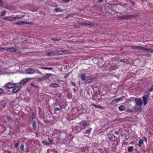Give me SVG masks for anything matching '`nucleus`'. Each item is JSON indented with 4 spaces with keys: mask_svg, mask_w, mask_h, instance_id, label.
<instances>
[{
    "mask_svg": "<svg viewBox=\"0 0 153 153\" xmlns=\"http://www.w3.org/2000/svg\"><path fill=\"white\" fill-rule=\"evenodd\" d=\"M89 125V123L86 121H82L78 124V127L80 128L81 129L83 130L86 127Z\"/></svg>",
    "mask_w": 153,
    "mask_h": 153,
    "instance_id": "nucleus-1",
    "label": "nucleus"
},
{
    "mask_svg": "<svg viewBox=\"0 0 153 153\" xmlns=\"http://www.w3.org/2000/svg\"><path fill=\"white\" fill-rule=\"evenodd\" d=\"M21 88L19 83L14 84V86L13 87L12 91L14 93H16L21 89Z\"/></svg>",
    "mask_w": 153,
    "mask_h": 153,
    "instance_id": "nucleus-2",
    "label": "nucleus"
},
{
    "mask_svg": "<svg viewBox=\"0 0 153 153\" xmlns=\"http://www.w3.org/2000/svg\"><path fill=\"white\" fill-rule=\"evenodd\" d=\"M26 71L27 74H32L34 73L41 74V72L37 70H34L31 68L27 69Z\"/></svg>",
    "mask_w": 153,
    "mask_h": 153,
    "instance_id": "nucleus-3",
    "label": "nucleus"
},
{
    "mask_svg": "<svg viewBox=\"0 0 153 153\" xmlns=\"http://www.w3.org/2000/svg\"><path fill=\"white\" fill-rule=\"evenodd\" d=\"M22 17H19L18 16H16V17H12L11 16H9L7 17H5L4 18V19L9 21H12L14 20H16L17 19H22Z\"/></svg>",
    "mask_w": 153,
    "mask_h": 153,
    "instance_id": "nucleus-4",
    "label": "nucleus"
},
{
    "mask_svg": "<svg viewBox=\"0 0 153 153\" xmlns=\"http://www.w3.org/2000/svg\"><path fill=\"white\" fill-rule=\"evenodd\" d=\"M66 52V51H59L58 52H54V51H51L48 53L47 54L49 56H52L53 55L59 54V55L64 54Z\"/></svg>",
    "mask_w": 153,
    "mask_h": 153,
    "instance_id": "nucleus-5",
    "label": "nucleus"
},
{
    "mask_svg": "<svg viewBox=\"0 0 153 153\" xmlns=\"http://www.w3.org/2000/svg\"><path fill=\"white\" fill-rule=\"evenodd\" d=\"M5 50L11 52H14L17 53H18L20 52V51L19 50V49L17 48H5Z\"/></svg>",
    "mask_w": 153,
    "mask_h": 153,
    "instance_id": "nucleus-6",
    "label": "nucleus"
},
{
    "mask_svg": "<svg viewBox=\"0 0 153 153\" xmlns=\"http://www.w3.org/2000/svg\"><path fill=\"white\" fill-rule=\"evenodd\" d=\"M14 86V84L9 82L3 86V87L5 89H10L13 88Z\"/></svg>",
    "mask_w": 153,
    "mask_h": 153,
    "instance_id": "nucleus-7",
    "label": "nucleus"
},
{
    "mask_svg": "<svg viewBox=\"0 0 153 153\" xmlns=\"http://www.w3.org/2000/svg\"><path fill=\"white\" fill-rule=\"evenodd\" d=\"M131 16L130 15H125L122 16H118V18L120 19H126L131 18Z\"/></svg>",
    "mask_w": 153,
    "mask_h": 153,
    "instance_id": "nucleus-8",
    "label": "nucleus"
},
{
    "mask_svg": "<svg viewBox=\"0 0 153 153\" xmlns=\"http://www.w3.org/2000/svg\"><path fill=\"white\" fill-rule=\"evenodd\" d=\"M33 78H26L22 79L20 82V84L24 85L29 80L32 79Z\"/></svg>",
    "mask_w": 153,
    "mask_h": 153,
    "instance_id": "nucleus-9",
    "label": "nucleus"
},
{
    "mask_svg": "<svg viewBox=\"0 0 153 153\" xmlns=\"http://www.w3.org/2000/svg\"><path fill=\"white\" fill-rule=\"evenodd\" d=\"M136 104L140 106L142 105L143 102L141 100L140 98H136L135 100Z\"/></svg>",
    "mask_w": 153,
    "mask_h": 153,
    "instance_id": "nucleus-10",
    "label": "nucleus"
},
{
    "mask_svg": "<svg viewBox=\"0 0 153 153\" xmlns=\"http://www.w3.org/2000/svg\"><path fill=\"white\" fill-rule=\"evenodd\" d=\"M149 96L148 95H146L145 96H143V104L144 106L147 103V100L149 98Z\"/></svg>",
    "mask_w": 153,
    "mask_h": 153,
    "instance_id": "nucleus-11",
    "label": "nucleus"
},
{
    "mask_svg": "<svg viewBox=\"0 0 153 153\" xmlns=\"http://www.w3.org/2000/svg\"><path fill=\"white\" fill-rule=\"evenodd\" d=\"M30 23V22H28L25 21H20L16 22L15 24L17 25H20L22 24H29Z\"/></svg>",
    "mask_w": 153,
    "mask_h": 153,
    "instance_id": "nucleus-12",
    "label": "nucleus"
},
{
    "mask_svg": "<svg viewBox=\"0 0 153 153\" xmlns=\"http://www.w3.org/2000/svg\"><path fill=\"white\" fill-rule=\"evenodd\" d=\"M81 130L80 127H78V125L76 127L73 129V131H74L75 133H78L80 132Z\"/></svg>",
    "mask_w": 153,
    "mask_h": 153,
    "instance_id": "nucleus-13",
    "label": "nucleus"
},
{
    "mask_svg": "<svg viewBox=\"0 0 153 153\" xmlns=\"http://www.w3.org/2000/svg\"><path fill=\"white\" fill-rule=\"evenodd\" d=\"M92 130V128H88L87 130L84 133V134H87L88 135H90Z\"/></svg>",
    "mask_w": 153,
    "mask_h": 153,
    "instance_id": "nucleus-14",
    "label": "nucleus"
},
{
    "mask_svg": "<svg viewBox=\"0 0 153 153\" xmlns=\"http://www.w3.org/2000/svg\"><path fill=\"white\" fill-rule=\"evenodd\" d=\"M12 72L10 71L7 69H5L3 72V74H10Z\"/></svg>",
    "mask_w": 153,
    "mask_h": 153,
    "instance_id": "nucleus-15",
    "label": "nucleus"
},
{
    "mask_svg": "<svg viewBox=\"0 0 153 153\" xmlns=\"http://www.w3.org/2000/svg\"><path fill=\"white\" fill-rule=\"evenodd\" d=\"M53 74H51L46 73L45 74V76L44 79H48Z\"/></svg>",
    "mask_w": 153,
    "mask_h": 153,
    "instance_id": "nucleus-16",
    "label": "nucleus"
},
{
    "mask_svg": "<svg viewBox=\"0 0 153 153\" xmlns=\"http://www.w3.org/2000/svg\"><path fill=\"white\" fill-rule=\"evenodd\" d=\"M49 86L52 87L56 88L58 87V86H59V85L56 83H53L50 84Z\"/></svg>",
    "mask_w": 153,
    "mask_h": 153,
    "instance_id": "nucleus-17",
    "label": "nucleus"
},
{
    "mask_svg": "<svg viewBox=\"0 0 153 153\" xmlns=\"http://www.w3.org/2000/svg\"><path fill=\"white\" fill-rule=\"evenodd\" d=\"M94 79V78H91L90 79H87L86 80L85 83L87 84L91 82Z\"/></svg>",
    "mask_w": 153,
    "mask_h": 153,
    "instance_id": "nucleus-18",
    "label": "nucleus"
},
{
    "mask_svg": "<svg viewBox=\"0 0 153 153\" xmlns=\"http://www.w3.org/2000/svg\"><path fill=\"white\" fill-rule=\"evenodd\" d=\"M81 78L82 80H84L86 79V75L84 74H82L81 75Z\"/></svg>",
    "mask_w": 153,
    "mask_h": 153,
    "instance_id": "nucleus-19",
    "label": "nucleus"
},
{
    "mask_svg": "<svg viewBox=\"0 0 153 153\" xmlns=\"http://www.w3.org/2000/svg\"><path fill=\"white\" fill-rule=\"evenodd\" d=\"M125 108V106L124 105H121L119 107V109L120 111L124 110Z\"/></svg>",
    "mask_w": 153,
    "mask_h": 153,
    "instance_id": "nucleus-20",
    "label": "nucleus"
},
{
    "mask_svg": "<svg viewBox=\"0 0 153 153\" xmlns=\"http://www.w3.org/2000/svg\"><path fill=\"white\" fill-rule=\"evenodd\" d=\"M143 143V140L140 139L139 141V144L138 145L140 147Z\"/></svg>",
    "mask_w": 153,
    "mask_h": 153,
    "instance_id": "nucleus-21",
    "label": "nucleus"
},
{
    "mask_svg": "<svg viewBox=\"0 0 153 153\" xmlns=\"http://www.w3.org/2000/svg\"><path fill=\"white\" fill-rule=\"evenodd\" d=\"M135 49H140V50H144V48L142 47H141L140 46H136L135 47Z\"/></svg>",
    "mask_w": 153,
    "mask_h": 153,
    "instance_id": "nucleus-22",
    "label": "nucleus"
},
{
    "mask_svg": "<svg viewBox=\"0 0 153 153\" xmlns=\"http://www.w3.org/2000/svg\"><path fill=\"white\" fill-rule=\"evenodd\" d=\"M40 68L42 69H45V70L48 69V70H52L53 69V68H52L41 67Z\"/></svg>",
    "mask_w": 153,
    "mask_h": 153,
    "instance_id": "nucleus-23",
    "label": "nucleus"
},
{
    "mask_svg": "<svg viewBox=\"0 0 153 153\" xmlns=\"http://www.w3.org/2000/svg\"><path fill=\"white\" fill-rule=\"evenodd\" d=\"M54 11H55L56 12H62V10L59 8H56L55 9Z\"/></svg>",
    "mask_w": 153,
    "mask_h": 153,
    "instance_id": "nucleus-24",
    "label": "nucleus"
},
{
    "mask_svg": "<svg viewBox=\"0 0 153 153\" xmlns=\"http://www.w3.org/2000/svg\"><path fill=\"white\" fill-rule=\"evenodd\" d=\"M133 149V147L132 146H130L128 148V151L129 152H131L132 151Z\"/></svg>",
    "mask_w": 153,
    "mask_h": 153,
    "instance_id": "nucleus-25",
    "label": "nucleus"
},
{
    "mask_svg": "<svg viewBox=\"0 0 153 153\" xmlns=\"http://www.w3.org/2000/svg\"><path fill=\"white\" fill-rule=\"evenodd\" d=\"M118 101H119V100H118V99L117 98V99H116L115 100H113L112 101V102L113 103H117L118 102Z\"/></svg>",
    "mask_w": 153,
    "mask_h": 153,
    "instance_id": "nucleus-26",
    "label": "nucleus"
},
{
    "mask_svg": "<svg viewBox=\"0 0 153 153\" xmlns=\"http://www.w3.org/2000/svg\"><path fill=\"white\" fill-rule=\"evenodd\" d=\"M93 106L97 108H103L102 107H101L100 105L98 106L94 104L93 105Z\"/></svg>",
    "mask_w": 153,
    "mask_h": 153,
    "instance_id": "nucleus-27",
    "label": "nucleus"
},
{
    "mask_svg": "<svg viewBox=\"0 0 153 153\" xmlns=\"http://www.w3.org/2000/svg\"><path fill=\"white\" fill-rule=\"evenodd\" d=\"M141 108H142L141 106H140L139 108H137V107H136L135 110L136 111H139L141 110Z\"/></svg>",
    "mask_w": 153,
    "mask_h": 153,
    "instance_id": "nucleus-28",
    "label": "nucleus"
},
{
    "mask_svg": "<svg viewBox=\"0 0 153 153\" xmlns=\"http://www.w3.org/2000/svg\"><path fill=\"white\" fill-rule=\"evenodd\" d=\"M20 149L21 150L23 151L24 149V147L23 145H21L20 146Z\"/></svg>",
    "mask_w": 153,
    "mask_h": 153,
    "instance_id": "nucleus-29",
    "label": "nucleus"
},
{
    "mask_svg": "<svg viewBox=\"0 0 153 153\" xmlns=\"http://www.w3.org/2000/svg\"><path fill=\"white\" fill-rule=\"evenodd\" d=\"M124 96H122L118 98V99L119 100V101H120L122 100L124 98Z\"/></svg>",
    "mask_w": 153,
    "mask_h": 153,
    "instance_id": "nucleus-30",
    "label": "nucleus"
},
{
    "mask_svg": "<svg viewBox=\"0 0 153 153\" xmlns=\"http://www.w3.org/2000/svg\"><path fill=\"white\" fill-rule=\"evenodd\" d=\"M35 117V115L34 114H32L30 116V118L32 119H34Z\"/></svg>",
    "mask_w": 153,
    "mask_h": 153,
    "instance_id": "nucleus-31",
    "label": "nucleus"
},
{
    "mask_svg": "<svg viewBox=\"0 0 153 153\" xmlns=\"http://www.w3.org/2000/svg\"><path fill=\"white\" fill-rule=\"evenodd\" d=\"M36 126V124L35 122H34L33 123V127L34 128H35Z\"/></svg>",
    "mask_w": 153,
    "mask_h": 153,
    "instance_id": "nucleus-32",
    "label": "nucleus"
},
{
    "mask_svg": "<svg viewBox=\"0 0 153 153\" xmlns=\"http://www.w3.org/2000/svg\"><path fill=\"white\" fill-rule=\"evenodd\" d=\"M153 90V85H152V87L149 89V92L152 91Z\"/></svg>",
    "mask_w": 153,
    "mask_h": 153,
    "instance_id": "nucleus-33",
    "label": "nucleus"
},
{
    "mask_svg": "<svg viewBox=\"0 0 153 153\" xmlns=\"http://www.w3.org/2000/svg\"><path fill=\"white\" fill-rule=\"evenodd\" d=\"M5 50V48H0V51H4Z\"/></svg>",
    "mask_w": 153,
    "mask_h": 153,
    "instance_id": "nucleus-34",
    "label": "nucleus"
},
{
    "mask_svg": "<svg viewBox=\"0 0 153 153\" xmlns=\"http://www.w3.org/2000/svg\"><path fill=\"white\" fill-rule=\"evenodd\" d=\"M5 14V12L4 11H3L2 12L1 14V16H4V14Z\"/></svg>",
    "mask_w": 153,
    "mask_h": 153,
    "instance_id": "nucleus-35",
    "label": "nucleus"
},
{
    "mask_svg": "<svg viewBox=\"0 0 153 153\" xmlns=\"http://www.w3.org/2000/svg\"><path fill=\"white\" fill-rule=\"evenodd\" d=\"M4 92V90L2 88H0V94H1Z\"/></svg>",
    "mask_w": 153,
    "mask_h": 153,
    "instance_id": "nucleus-36",
    "label": "nucleus"
},
{
    "mask_svg": "<svg viewBox=\"0 0 153 153\" xmlns=\"http://www.w3.org/2000/svg\"><path fill=\"white\" fill-rule=\"evenodd\" d=\"M115 137V136L114 135H113L112 137H110V140H111L112 139H113V138H114Z\"/></svg>",
    "mask_w": 153,
    "mask_h": 153,
    "instance_id": "nucleus-37",
    "label": "nucleus"
},
{
    "mask_svg": "<svg viewBox=\"0 0 153 153\" xmlns=\"http://www.w3.org/2000/svg\"><path fill=\"white\" fill-rule=\"evenodd\" d=\"M124 61V59H121L120 60V62H123Z\"/></svg>",
    "mask_w": 153,
    "mask_h": 153,
    "instance_id": "nucleus-38",
    "label": "nucleus"
},
{
    "mask_svg": "<svg viewBox=\"0 0 153 153\" xmlns=\"http://www.w3.org/2000/svg\"><path fill=\"white\" fill-rule=\"evenodd\" d=\"M59 108H56L55 109V111H57L59 110Z\"/></svg>",
    "mask_w": 153,
    "mask_h": 153,
    "instance_id": "nucleus-39",
    "label": "nucleus"
},
{
    "mask_svg": "<svg viewBox=\"0 0 153 153\" xmlns=\"http://www.w3.org/2000/svg\"><path fill=\"white\" fill-rule=\"evenodd\" d=\"M18 145H19V143H16L15 145V147L16 148L18 146Z\"/></svg>",
    "mask_w": 153,
    "mask_h": 153,
    "instance_id": "nucleus-40",
    "label": "nucleus"
},
{
    "mask_svg": "<svg viewBox=\"0 0 153 153\" xmlns=\"http://www.w3.org/2000/svg\"><path fill=\"white\" fill-rule=\"evenodd\" d=\"M93 25H94V24L92 23H89V25L92 26Z\"/></svg>",
    "mask_w": 153,
    "mask_h": 153,
    "instance_id": "nucleus-41",
    "label": "nucleus"
},
{
    "mask_svg": "<svg viewBox=\"0 0 153 153\" xmlns=\"http://www.w3.org/2000/svg\"><path fill=\"white\" fill-rule=\"evenodd\" d=\"M114 134H119V132L117 131H115L114 132Z\"/></svg>",
    "mask_w": 153,
    "mask_h": 153,
    "instance_id": "nucleus-42",
    "label": "nucleus"
},
{
    "mask_svg": "<svg viewBox=\"0 0 153 153\" xmlns=\"http://www.w3.org/2000/svg\"><path fill=\"white\" fill-rule=\"evenodd\" d=\"M2 1L1 0H0V6H2Z\"/></svg>",
    "mask_w": 153,
    "mask_h": 153,
    "instance_id": "nucleus-43",
    "label": "nucleus"
},
{
    "mask_svg": "<svg viewBox=\"0 0 153 153\" xmlns=\"http://www.w3.org/2000/svg\"><path fill=\"white\" fill-rule=\"evenodd\" d=\"M104 1V0H98V1L99 2H102Z\"/></svg>",
    "mask_w": 153,
    "mask_h": 153,
    "instance_id": "nucleus-44",
    "label": "nucleus"
},
{
    "mask_svg": "<svg viewBox=\"0 0 153 153\" xmlns=\"http://www.w3.org/2000/svg\"><path fill=\"white\" fill-rule=\"evenodd\" d=\"M85 25L86 26L89 25V23H85Z\"/></svg>",
    "mask_w": 153,
    "mask_h": 153,
    "instance_id": "nucleus-45",
    "label": "nucleus"
},
{
    "mask_svg": "<svg viewBox=\"0 0 153 153\" xmlns=\"http://www.w3.org/2000/svg\"><path fill=\"white\" fill-rule=\"evenodd\" d=\"M71 84L74 86H75L76 85V84L74 82H72L71 83Z\"/></svg>",
    "mask_w": 153,
    "mask_h": 153,
    "instance_id": "nucleus-46",
    "label": "nucleus"
},
{
    "mask_svg": "<svg viewBox=\"0 0 153 153\" xmlns=\"http://www.w3.org/2000/svg\"><path fill=\"white\" fill-rule=\"evenodd\" d=\"M52 141L51 140H49V143H52Z\"/></svg>",
    "mask_w": 153,
    "mask_h": 153,
    "instance_id": "nucleus-47",
    "label": "nucleus"
},
{
    "mask_svg": "<svg viewBox=\"0 0 153 153\" xmlns=\"http://www.w3.org/2000/svg\"><path fill=\"white\" fill-rule=\"evenodd\" d=\"M143 138H144V139L145 140H146V137H144Z\"/></svg>",
    "mask_w": 153,
    "mask_h": 153,
    "instance_id": "nucleus-48",
    "label": "nucleus"
},
{
    "mask_svg": "<svg viewBox=\"0 0 153 153\" xmlns=\"http://www.w3.org/2000/svg\"><path fill=\"white\" fill-rule=\"evenodd\" d=\"M129 111L130 112H132V110L131 109L129 110Z\"/></svg>",
    "mask_w": 153,
    "mask_h": 153,
    "instance_id": "nucleus-49",
    "label": "nucleus"
},
{
    "mask_svg": "<svg viewBox=\"0 0 153 153\" xmlns=\"http://www.w3.org/2000/svg\"><path fill=\"white\" fill-rule=\"evenodd\" d=\"M57 40V41H59V40L57 39V40Z\"/></svg>",
    "mask_w": 153,
    "mask_h": 153,
    "instance_id": "nucleus-50",
    "label": "nucleus"
},
{
    "mask_svg": "<svg viewBox=\"0 0 153 153\" xmlns=\"http://www.w3.org/2000/svg\"><path fill=\"white\" fill-rule=\"evenodd\" d=\"M47 142L46 143H45V144H47Z\"/></svg>",
    "mask_w": 153,
    "mask_h": 153,
    "instance_id": "nucleus-51",
    "label": "nucleus"
},
{
    "mask_svg": "<svg viewBox=\"0 0 153 153\" xmlns=\"http://www.w3.org/2000/svg\"><path fill=\"white\" fill-rule=\"evenodd\" d=\"M8 153H10V152H8Z\"/></svg>",
    "mask_w": 153,
    "mask_h": 153,
    "instance_id": "nucleus-52",
    "label": "nucleus"
}]
</instances>
